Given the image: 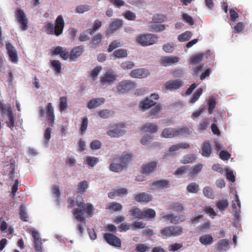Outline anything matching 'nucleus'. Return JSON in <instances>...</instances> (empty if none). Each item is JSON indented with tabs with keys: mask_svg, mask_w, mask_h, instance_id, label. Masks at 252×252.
Segmentation results:
<instances>
[{
	"mask_svg": "<svg viewBox=\"0 0 252 252\" xmlns=\"http://www.w3.org/2000/svg\"><path fill=\"white\" fill-rule=\"evenodd\" d=\"M196 159V157L194 154H188L185 155L181 162L183 164L192 163Z\"/></svg>",
	"mask_w": 252,
	"mask_h": 252,
	"instance_id": "ea45409f",
	"label": "nucleus"
},
{
	"mask_svg": "<svg viewBox=\"0 0 252 252\" xmlns=\"http://www.w3.org/2000/svg\"><path fill=\"white\" fill-rule=\"evenodd\" d=\"M168 209L176 212H181L184 210V207L181 203L176 202L170 203Z\"/></svg>",
	"mask_w": 252,
	"mask_h": 252,
	"instance_id": "2f4dec72",
	"label": "nucleus"
},
{
	"mask_svg": "<svg viewBox=\"0 0 252 252\" xmlns=\"http://www.w3.org/2000/svg\"><path fill=\"white\" fill-rule=\"evenodd\" d=\"M121 46V43L118 40H113L110 45L109 46L108 49V52H111L113 50H114L115 49Z\"/></svg>",
	"mask_w": 252,
	"mask_h": 252,
	"instance_id": "338daca9",
	"label": "nucleus"
},
{
	"mask_svg": "<svg viewBox=\"0 0 252 252\" xmlns=\"http://www.w3.org/2000/svg\"><path fill=\"white\" fill-rule=\"evenodd\" d=\"M183 86V82L181 79L171 80L167 81L165 84V89L170 91L179 89Z\"/></svg>",
	"mask_w": 252,
	"mask_h": 252,
	"instance_id": "9b49d317",
	"label": "nucleus"
},
{
	"mask_svg": "<svg viewBox=\"0 0 252 252\" xmlns=\"http://www.w3.org/2000/svg\"><path fill=\"white\" fill-rule=\"evenodd\" d=\"M130 75L133 78H142L147 77L148 71L143 68L135 69L131 71Z\"/></svg>",
	"mask_w": 252,
	"mask_h": 252,
	"instance_id": "412c9836",
	"label": "nucleus"
},
{
	"mask_svg": "<svg viewBox=\"0 0 252 252\" xmlns=\"http://www.w3.org/2000/svg\"><path fill=\"white\" fill-rule=\"evenodd\" d=\"M127 193V190L126 189L124 188H121L117 189L113 191L109 192L108 193V196L109 198L111 199H113L115 196H121L122 195L126 194Z\"/></svg>",
	"mask_w": 252,
	"mask_h": 252,
	"instance_id": "c85d7f7f",
	"label": "nucleus"
},
{
	"mask_svg": "<svg viewBox=\"0 0 252 252\" xmlns=\"http://www.w3.org/2000/svg\"><path fill=\"white\" fill-rule=\"evenodd\" d=\"M192 34L190 31H186L185 32L180 34L178 37V39L180 42H185L189 40L192 37Z\"/></svg>",
	"mask_w": 252,
	"mask_h": 252,
	"instance_id": "f704fd0d",
	"label": "nucleus"
},
{
	"mask_svg": "<svg viewBox=\"0 0 252 252\" xmlns=\"http://www.w3.org/2000/svg\"><path fill=\"white\" fill-rule=\"evenodd\" d=\"M6 49L10 61L14 63H17L18 61V55L14 46L10 43H6Z\"/></svg>",
	"mask_w": 252,
	"mask_h": 252,
	"instance_id": "ddd939ff",
	"label": "nucleus"
},
{
	"mask_svg": "<svg viewBox=\"0 0 252 252\" xmlns=\"http://www.w3.org/2000/svg\"><path fill=\"white\" fill-rule=\"evenodd\" d=\"M132 158V154L124 153L121 157H116L114 158V162L109 166V169L115 172L122 171L124 168L126 167Z\"/></svg>",
	"mask_w": 252,
	"mask_h": 252,
	"instance_id": "f03ea898",
	"label": "nucleus"
},
{
	"mask_svg": "<svg viewBox=\"0 0 252 252\" xmlns=\"http://www.w3.org/2000/svg\"><path fill=\"white\" fill-rule=\"evenodd\" d=\"M187 190L190 193H196L199 190V186L195 183H191L188 185Z\"/></svg>",
	"mask_w": 252,
	"mask_h": 252,
	"instance_id": "864d4df0",
	"label": "nucleus"
},
{
	"mask_svg": "<svg viewBox=\"0 0 252 252\" xmlns=\"http://www.w3.org/2000/svg\"><path fill=\"white\" fill-rule=\"evenodd\" d=\"M179 58L176 56H164L162 58L161 64L164 66H167L178 63Z\"/></svg>",
	"mask_w": 252,
	"mask_h": 252,
	"instance_id": "2eb2a0df",
	"label": "nucleus"
},
{
	"mask_svg": "<svg viewBox=\"0 0 252 252\" xmlns=\"http://www.w3.org/2000/svg\"><path fill=\"white\" fill-rule=\"evenodd\" d=\"M20 217L22 220L28 221L29 216L26 210V207L24 205H21L20 207Z\"/></svg>",
	"mask_w": 252,
	"mask_h": 252,
	"instance_id": "4c0bfd02",
	"label": "nucleus"
},
{
	"mask_svg": "<svg viewBox=\"0 0 252 252\" xmlns=\"http://www.w3.org/2000/svg\"><path fill=\"white\" fill-rule=\"evenodd\" d=\"M209 125V122L207 119H205L198 126V129L200 132H203L206 130Z\"/></svg>",
	"mask_w": 252,
	"mask_h": 252,
	"instance_id": "6e6d98bb",
	"label": "nucleus"
},
{
	"mask_svg": "<svg viewBox=\"0 0 252 252\" xmlns=\"http://www.w3.org/2000/svg\"><path fill=\"white\" fill-rule=\"evenodd\" d=\"M121 67L123 69H130L134 66V63L129 61L123 62L121 64Z\"/></svg>",
	"mask_w": 252,
	"mask_h": 252,
	"instance_id": "e2e57ef3",
	"label": "nucleus"
},
{
	"mask_svg": "<svg viewBox=\"0 0 252 252\" xmlns=\"http://www.w3.org/2000/svg\"><path fill=\"white\" fill-rule=\"evenodd\" d=\"M103 238L109 245L117 248H120L121 247L122 244L120 239L114 234L106 233L104 234Z\"/></svg>",
	"mask_w": 252,
	"mask_h": 252,
	"instance_id": "1a4fd4ad",
	"label": "nucleus"
},
{
	"mask_svg": "<svg viewBox=\"0 0 252 252\" xmlns=\"http://www.w3.org/2000/svg\"><path fill=\"white\" fill-rule=\"evenodd\" d=\"M189 170V166L188 165L182 166L178 168L175 171L174 174L175 175H183L188 172Z\"/></svg>",
	"mask_w": 252,
	"mask_h": 252,
	"instance_id": "bf43d9fd",
	"label": "nucleus"
},
{
	"mask_svg": "<svg viewBox=\"0 0 252 252\" xmlns=\"http://www.w3.org/2000/svg\"><path fill=\"white\" fill-rule=\"evenodd\" d=\"M117 76L113 72H107L100 78V84L102 86L111 85L116 81Z\"/></svg>",
	"mask_w": 252,
	"mask_h": 252,
	"instance_id": "f8f14e48",
	"label": "nucleus"
},
{
	"mask_svg": "<svg viewBox=\"0 0 252 252\" xmlns=\"http://www.w3.org/2000/svg\"><path fill=\"white\" fill-rule=\"evenodd\" d=\"M101 68L100 66H97L91 71V75L93 80L94 81L96 79Z\"/></svg>",
	"mask_w": 252,
	"mask_h": 252,
	"instance_id": "69168bd1",
	"label": "nucleus"
},
{
	"mask_svg": "<svg viewBox=\"0 0 252 252\" xmlns=\"http://www.w3.org/2000/svg\"><path fill=\"white\" fill-rule=\"evenodd\" d=\"M104 102L103 98H94L90 100L87 106L89 109H93L99 106Z\"/></svg>",
	"mask_w": 252,
	"mask_h": 252,
	"instance_id": "cd10ccee",
	"label": "nucleus"
},
{
	"mask_svg": "<svg viewBox=\"0 0 252 252\" xmlns=\"http://www.w3.org/2000/svg\"><path fill=\"white\" fill-rule=\"evenodd\" d=\"M90 9V6L87 5H79L76 8V13L81 14L88 11Z\"/></svg>",
	"mask_w": 252,
	"mask_h": 252,
	"instance_id": "052dcab7",
	"label": "nucleus"
},
{
	"mask_svg": "<svg viewBox=\"0 0 252 252\" xmlns=\"http://www.w3.org/2000/svg\"><path fill=\"white\" fill-rule=\"evenodd\" d=\"M131 215L137 218L143 219V212L139 208H135L130 211Z\"/></svg>",
	"mask_w": 252,
	"mask_h": 252,
	"instance_id": "5fc2aeb1",
	"label": "nucleus"
},
{
	"mask_svg": "<svg viewBox=\"0 0 252 252\" xmlns=\"http://www.w3.org/2000/svg\"><path fill=\"white\" fill-rule=\"evenodd\" d=\"M154 104H155V101L147 98L142 101L139 105L140 108L142 110L145 111L152 107L153 105H154Z\"/></svg>",
	"mask_w": 252,
	"mask_h": 252,
	"instance_id": "bb28decb",
	"label": "nucleus"
},
{
	"mask_svg": "<svg viewBox=\"0 0 252 252\" xmlns=\"http://www.w3.org/2000/svg\"><path fill=\"white\" fill-rule=\"evenodd\" d=\"M135 200L141 203H146L152 200V196L145 192H142L135 196Z\"/></svg>",
	"mask_w": 252,
	"mask_h": 252,
	"instance_id": "a211bd4d",
	"label": "nucleus"
},
{
	"mask_svg": "<svg viewBox=\"0 0 252 252\" xmlns=\"http://www.w3.org/2000/svg\"><path fill=\"white\" fill-rule=\"evenodd\" d=\"M86 161L88 165L91 167H94L98 163L99 160L97 158L87 157Z\"/></svg>",
	"mask_w": 252,
	"mask_h": 252,
	"instance_id": "4d7b16f0",
	"label": "nucleus"
},
{
	"mask_svg": "<svg viewBox=\"0 0 252 252\" xmlns=\"http://www.w3.org/2000/svg\"><path fill=\"white\" fill-rule=\"evenodd\" d=\"M15 16L20 24L22 30L26 31L28 28V20L23 10L19 8H17L15 12Z\"/></svg>",
	"mask_w": 252,
	"mask_h": 252,
	"instance_id": "423d86ee",
	"label": "nucleus"
},
{
	"mask_svg": "<svg viewBox=\"0 0 252 252\" xmlns=\"http://www.w3.org/2000/svg\"><path fill=\"white\" fill-rule=\"evenodd\" d=\"M203 90L201 88L198 89L196 92L193 94L192 96L189 100L190 103H195L199 98L201 94H202Z\"/></svg>",
	"mask_w": 252,
	"mask_h": 252,
	"instance_id": "de8ad7c7",
	"label": "nucleus"
},
{
	"mask_svg": "<svg viewBox=\"0 0 252 252\" xmlns=\"http://www.w3.org/2000/svg\"><path fill=\"white\" fill-rule=\"evenodd\" d=\"M123 25V21L116 19L109 26V30L112 32L116 31Z\"/></svg>",
	"mask_w": 252,
	"mask_h": 252,
	"instance_id": "e433bc0d",
	"label": "nucleus"
},
{
	"mask_svg": "<svg viewBox=\"0 0 252 252\" xmlns=\"http://www.w3.org/2000/svg\"><path fill=\"white\" fill-rule=\"evenodd\" d=\"M82 210L83 211H86L88 217H92L94 211L93 205L90 203L87 204L85 208Z\"/></svg>",
	"mask_w": 252,
	"mask_h": 252,
	"instance_id": "603ef678",
	"label": "nucleus"
},
{
	"mask_svg": "<svg viewBox=\"0 0 252 252\" xmlns=\"http://www.w3.org/2000/svg\"><path fill=\"white\" fill-rule=\"evenodd\" d=\"M114 56L116 58H123L127 57V50L124 49H120L115 50L113 52Z\"/></svg>",
	"mask_w": 252,
	"mask_h": 252,
	"instance_id": "79ce46f5",
	"label": "nucleus"
},
{
	"mask_svg": "<svg viewBox=\"0 0 252 252\" xmlns=\"http://www.w3.org/2000/svg\"><path fill=\"white\" fill-rule=\"evenodd\" d=\"M143 218H155L156 212L152 209H147L143 211Z\"/></svg>",
	"mask_w": 252,
	"mask_h": 252,
	"instance_id": "09e8293b",
	"label": "nucleus"
},
{
	"mask_svg": "<svg viewBox=\"0 0 252 252\" xmlns=\"http://www.w3.org/2000/svg\"><path fill=\"white\" fill-rule=\"evenodd\" d=\"M88 123V120L87 117H84L82 118V124L81 126V127H80V131H81V134L83 135L85 132V131L87 129V128Z\"/></svg>",
	"mask_w": 252,
	"mask_h": 252,
	"instance_id": "0e129e2a",
	"label": "nucleus"
},
{
	"mask_svg": "<svg viewBox=\"0 0 252 252\" xmlns=\"http://www.w3.org/2000/svg\"><path fill=\"white\" fill-rule=\"evenodd\" d=\"M162 49L166 53H172L175 49V45L173 43H167L163 45Z\"/></svg>",
	"mask_w": 252,
	"mask_h": 252,
	"instance_id": "680f3d73",
	"label": "nucleus"
},
{
	"mask_svg": "<svg viewBox=\"0 0 252 252\" xmlns=\"http://www.w3.org/2000/svg\"><path fill=\"white\" fill-rule=\"evenodd\" d=\"M47 113L46 118L49 123L52 124L54 123L55 115L54 108L51 102H48L46 106Z\"/></svg>",
	"mask_w": 252,
	"mask_h": 252,
	"instance_id": "f3484780",
	"label": "nucleus"
},
{
	"mask_svg": "<svg viewBox=\"0 0 252 252\" xmlns=\"http://www.w3.org/2000/svg\"><path fill=\"white\" fill-rule=\"evenodd\" d=\"M0 111L3 118H4L6 116H7L13 113L10 104L9 103L5 104H4L3 103H0Z\"/></svg>",
	"mask_w": 252,
	"mask_h": 252,
	"instance_id": "aec40b11",
	"label": "nucleus"
},
{
	"mask_svg": "<svg viewBox=\"0 0 252 252\" xmlns=\"http://www.w3.org/2000/svg\"><path fill=\"white\" fill-rule=\"evenodd\" d=\"M52 53L53 55H60L61 57L64 60H67L69 57L70 58V54L68 51L66 49H63L61 46L56 47L52 51Z\"/></svg>",
	"mask_w": 252,
	"mask_h": 252,
	"instance_id": "dca6fc26",
	"label": "nucleus"
},
{
	"mask_svg": "<svg viewBox=\"0 0 252 252\" xmlns=\"http://www.w3.org/2000/svg\"><path fill=\"white\" fill-rule=\"evenodd\" d=\"M51 65L55 71L57 73H60L62 71L61 63L58 60H53L51 61Z\"/></svg>",
	"mask_w": 252,
	"mask_h": 252,
	"instance_id": "a18cd8bd",
	"label": "nucleus"
},
{
	"mask_svg": "<svg viewBox=\"0 0 252 252\" xmlns=\"http://www.w3.org/2000/svg\"><path fill=\"white\" fill-rule=\"evenodd\" d=\"M186 220V216L185 215H179L175 216L173 214L172 221L171 223L178 224L184 222Z\"/></svg>",
	"mask_w": 252,
	"mask_h": 252,
	"instance_id": "49530a36",
	"label": "nucleus"
},
{
	"mask_svg": "<svg viewBox=\"0 0 252 252\" xmlns=\"http://www.w3.org/2000/svg\"><path fill=\"white\" fill-rule=\"evenodd\" d=\"M201 154L202 156L209 158L212 154V148L209 142L204 141L201 147Z\"/></svg>",
	"mask_w": 252,
	"mask_h": 252,
	"instance_id": "5701e85b",
	"label": "nucleus"
},
{
	"mask_svg": "<svg viewBox=\"0 0 252 252\" xmlns=\"http://www.w3.org/2000/svg\"><path fill=\"white\" fill-rule=\"evenodd\" d=\"M6 170L3 175H5L7 174L10 179L13 180L15 177V166L14 163H10L7 165L6 166Z\"/></svg>",
	"mask_w": 252,
	"mask_h": 252,
	"instance_id": "393cba45",
	"label": "nucleus"
},
{
	"mask_svg": "<svg viewBox=\"0 0 252 252\" xmlns=\"http://www.w3.org/2000/svg\"><path fill=\"white\" fill-rule=\"evenodd\" d=\"M216 206L220 211H224L228 206V202L227 200H220L217 202Z\"/></svg>",
	"mask_w": 252,
	"mask_h": 252,
	"instance_id": "37998d69",
	"label": "nucleus"
},
{
	"mask_svg": "<svg viewBox=\"0 0 252 252\" xmlns=\"http://www.w3.org/2000/svg\"><path fill=\"white\" fill-rule=\"evenodd\" d=\"M103 36L101 33H98L95 35L92 39L89 44L91 48H95L97 45L101 43Z\"/></svg>",
	"mask_w": 252,
	"mask_h": 252,
	"instance_id": "a878e982",
	"label": "nucleus"
},
{
	"mask_svg": "<svg viewBox=\"0 0 252 252\" xmlns=\"http://www.w3.org/2000/svg\"><path fill=\"white\" fill-rule=\"evenodd\" d=\"M107 209L108 210H112L114 212H117L122 210L123 209V206L119 203L113 202L109 204Z\"/></svg>",
	"mask_w": 252,
	"mask_h": 252,
	"instance_id": "58836bf2",
	"label": "nucleus"
},
{
	"mask_svg": "<svg viewBox=\"0 0 252 252\" xmlns=\"http://www.w3.org/2000/svg\"><path fill=\"white\" fill-rule=\"evenodd\" d=\"M199 241L203 245H208L213 243V238L211 235L206 234L200 237Z\"/></svg>",
	"mask_w": 252,
	"mask_h": 252,
	"instance_id": "c756f323",
	"label": "nucleus"
},
{
	"mask_svg": "<svg viewBox=\"0 0 252 252\" xmlns=\"http://www.w3.org/2000/svg\"><path fill=\"white\" fill-rule=\"evenodd\" d=\"M8 120L6 121L5 123L7 124V126L13 130L14 127L15 126V117L14 114L7 116Z\"/></svg>",
	"mask_w": 252,
	"mask_h": 252,
	"instance_id": "c03bdc74",
	"label": "nucleus"
},
{
	"mask_svg": "<svg viewBox=\"0 0 252 252\" xmlns=\"http://www.w3.org/2000/svg\"><path fill=\"white\" fill-rule=\"evenodd\" d=\"M203 168V164H198L197 165L192 167L191 171L189 173L190 176H193L199 173Z\"/></svg>",
	"mask_w": 252,
	"mask_h": 252,
	"instance_id": "3c124183",
	"label": "nucleus"
},
{
	"mask_svg": "<svg viewBox=\"0 0 252 252\" xmlns=\"http://www.w3.org/2000/svg\"><path fill=\"white\" fill-rule=\"evenodd\" d=\"M204 58V55L202 53H199L194 55L190 58V63L197 64L202 61Z\"/></svg>",
	"mask_w": 252,
	"mask_h": 252,
	"instance_id": "72a5a7b5",
	"label": "nucleus"
},
{
	"mask_svg": "<svg viewBox=\"0 0 252 252\" xmlns=\"http://www.w3.org/2000/svg\"><path fill=\"white\" fill-rule=\"evenodd\" d=\"M182 19L190 26L194 24V21L192 18L187 13H183L182 15Z\"/></svg>",
	"mask_w": 252,
	"mask_h": 252,
	"instance_id": "774afa93",
	"label": "nucleus"
},
{
	"mask_svg": "<svg viewBox=\"0 0 252 252\" xmlns=\"http://www.w3.org/2000/svg\"><path fill=\"white\" fill-rule=\"evenodd\" d=\"M183 228L178 226H167L160 230V236L163 238L175 237L182 235Z\"/></svg>",
	"mask_w": 252,
	"mask_h": 252,
	"instance_id": "7ed1b4c3",
	"label": "nucleus"
},
{
	"mask_svg": "<svg viewBox=\"0 0 252 252\" xmlns=\"http://www.w3.org/2000/svg\"><path fill=\"white\" fill-rule=\"evenodd\" d=\"M65 23L62 15H59L55 20V24L47 22L45 24V32L47 34L60 36L63 33Z\"/></svg>",
	"mask_w": 252,
	"mask_h": 252,
	"instance_id": "f257e3e1",
	"label": "nucleus"
},
{
	"mask_svg": "<svg viewBox=\"0 0 252 252\" xmlns=\"http://www.w3.org/2000/svg\"><path fill=\"white\" fill-rule=\"evenodd\" d=\"M72 214L74 216L75 219L79 222L77 224V230L81 235L84 231V227L86 225V220L83 213V210L79 208H74L72 211Z\"/></svg>",
	"mask_w": 252,
	"mask_h": 252,
	"instance_id": "20e7f679",
	"label": "nucleus"
},
{
	"mask_svg": "<svg viewBox=\"0 0 252 252\" xmlns=\"http://www.w3.org/2000/svg\"><path fill=\"white\" fill-rule=\"evenodd\" d=\"M185 129L182 128L177 129L172 128H167L163 129L161 136L164 138H172L174 137L182 135L185 133Z\"/></svg>",
	"mask_w": 252,
	"mask_h": 252,
	"instance_id": "0eeeda50",
	"label": "nucleus"
},
{
	"mask_svg": "<svg viewBox=\"0 0 252 252\" xmlns=\"http://www.w3.org/2000/svg\"><path fill=\"white\" fill-rule=\"evenodd\" d=\"M158 163L154 161L143 165L142 172L145 174H149L154 172L157 169Z\"/></svg>",
	"mask_w": 252,
	"mask_h": 252,
	"instance_id": "4468645a",
	"label": "nucleus"
},
{
	"mask_svg": "<svg viewBox=\"0 0 252 252\" xmlns=\"http://www.w3.org/2000/svg\"><path fill=\"white\" fill-rule=\"evenodd\" d=\"M84 51L82 46H78L73 48L70 54V59L74 61L81 56Z\"/></svg>",
	"mask_w": 252,
	"mask_h": 252,
	"instance_id": "4be33fe9",
	"label": "nucleus"
},
{
	"mask_svg": "<svg viewBox=\"0 0 252 252\" xmlns=\"http://www.w3.org/2000/svg\"><path fill=\"white\" fill-rule=\"evenodd\" d=\"M88 187V183L87 181H83L79 182L77 185V190L78 192H84Z\"/></svg>",
	"mask_w": 252,
	"mask_h": 252,
	"instance_id": "8fccbe9b",
	"label": "nucleus"
},
{
	"mask_svg": "<svg viewBox=\"0 0 252 252\" xmlns=\"http://www.w3.org/2000/svg\"><path fill=\"white\" fill-rule=\"evenodd\" d=\"M124 125L117 124L111 127V129L107 131V134L111 137H119L124 134L123 128Z\"/></svg>",
	"mask_w": 252,
	"mask_h": 252,
	"instance_id": "9d476101",
	"label": "nucleus"
},
{
	"mask_svg": "<svg viewBox=\"0 0 252 252\" xmlns=\"http://www.w3.org/2000/svg\"><path fill=\"white\" fill-rule=\"evenodd\" d=\"M229 244V240L226 239L220 240L216 244L217 249L220 251L226 250Z\"/></svg>",
	"mask_w": 252,
	"mask_h": 252,
	"instance_id": "473e14b6",
	"label": "nucleus"
},
{
	"mask_svg": "<svg viewBox=\"0 0 252 252\" xmlns=\"http://www.w3.org/2000/svg\"><path fill=\"white\" fill-rule=\"evenodd\" d=\"M123 16L127 20L130 21L135 20L136 18V15L134 13L130 11V10H127L123 14Z\"/></svg>",
	"mask_w": 252,
	"mask_h": 252,
	"instance_id": "13d9d810",
	"label": "nucleus"
},
{
	"mask_svg": "<svg viewBox=\"0 0 252 252\" xmlns=\"http://www.w3.org/2000/svg\"><path fill=\"white\" fill-rule=\"evenodd\" d=\"M142 130L144 132H149L150 133H155L158 130V126L153 123H146L142 127Z\"/></svg>",
	"mask_w": 252,
	"mask_h": 252,
	"instance_id": "b1692460",
	"label": "nucleus"
},
{
	"mask_svg": "<svg viewBox=\"0 0 252 252\" xmlns=\"http://www.w3.org/2000/svg\"><path fill=\"white\" fill-rule=\"evenodd\" d=\"M93 31L90 29L83 31L80 35L79 40L81 41H86L90 39V36L93 35Z\"/></svg>",
	"mask_w": 252,
	"mask_h": 252,
	"instance_id": "7c9ffc66",
	"label": "nucleus"
},
{
	"mask_svg": "<svg viewBox=\"0 0 252 252\" xmlns=\"http://www.w3.org/2000/svg\"><path fill=\"white\" fill-rule=\"evenodd\" d=\"M135 87V84L130 80H124L119 82L117 89L122 94L127 93Z\"/></svg>",
	"mask_w": 252,
	"mask_h": 252,
	"instance_id": "6e6552de",
	"label": "nucleus"
},
{
	"mask_svg": "<svg viewBox=\"0 0 252 252\" xmlns=\"http://www.w3.org/2000/svg\"><path fill=\"white\" fill-rule=\"evenodd\" d=\"M158 38L157 36L151 33L141 34L137 37L136 41L143 46H147L156 43Z\"/></svg>",
	"mask_w": 252,
	"mask_h": 252,
	"instance_id": "39448f33",
	"label": "nucleus"
},
{
	"mask_svg": "<svg viewBox=\"0 0 252 252\" xmlns=\"http://www.w3.org/2000/svg\"><path fill=\"white\" fill-rule=\"evenodd\" d=\"M152 107L150 112V115L152 119H154L157 117L158 114L161 110V108L159 104H157L156 102Z\"/></svg>",
	"mask_w": 252,
	"mask_h": 252,
	"instance_id": "c9c22d12",
	"label": "nucleus"
},
{
	"mask_svg": "<svg viewBox=\"0 0 252 252\" xmlns=\"http://www.w3.org/2000/svg\"><path fill=\"white\" fill-rule=\"evenodd\" d=\"M153 189H158L168 188L170 187L169 182L167 180H160L154 182L151 184Z\"/></svg>",
	"mask_w": 252,
	"mask_h": 252,
	"instance_id": "6ab92c4d",
	"label": "nucleus"
},
{
	"mask_svg": "<svg viewBox=\"0 0 252 252\" xmlns=\"http://www.w3.org/2000/svg\"><path fill=\"white\" fill-rule=\"evenodd\" d=\"M67 99L65 96H61L60 98L59 109L61 112L67 109Z\"/></svg>",
	"mask_w": 252,
	"mask_h": 252,
	"instance_id": "a19ab883",
	"label": "nucleus"
}]
</instances>
